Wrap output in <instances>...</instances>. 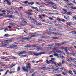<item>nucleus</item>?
Masks as SVG:
<instances>
[{"mask_svg": "<svg viewBox=\"0 0 76 76\" xmlns=\"http://www.w3.org/2000/svg\"><path fill=\"white\" fill-rule=\"evenodd\" d=\"M26 51H21L19 52L20 54H26Z\"/></svg>", "mask_w": 76, "mask_h": 76, "instance_id": "obj_5", "label": "nucleus"}, {"mask_svg": "<svg viewBox=\"0 0 76 76\" xmlns=\"http://www.w3.org/2000/svg\"><path fill=\"white\" fill-rule=\"evenodd\" d=\"M64 7L66 8H70V7L69 6H64Z\"/></svg>", "mask_w": 76, "mask_h": 76, "instance_id": "obj_42", "label": "nucleus"}, {"mask_svg": "<svg viewBox=\"0 0 76 76\" xmlns=\"http://www.w3.org/2000/svg\"><path fill=\"white\" fill-rule=\"evenodd\" d=\"M59 35H63V34L59 32Z\"/></svg>", "mask_w": 76, "mask_h": 76, "instance_id": "obj_51", "label": "nucleus"}, {"mask_svg": "<svg viewBox=\"0 0 76 76\" xmlns=\"http://www.w3.org/2000/svg\"><path fill=\"white\" fill-rule=\"evenodd\" d=\"M8 28L9 29H10V28H12V26H8Z\"/></svg>", "mask_w": 76, "mask_h": 76, "instance_id": "obj_57", "label": "nucleus"}, {"mask_svg": "<svg viewBox=\"0 0 76 76\" xmlns=\"http://www.w3.org/2000/svg\"><path fill=\"white\" fill-rule=\"evenodd\" d=\"M72 45H76V43L75 42H73L71 43Z\"/></svg>", "mask_w": 76, "mask_h": 76, "instance_id": "obj_35", "label": "nucleus"}, {"mask_svg": "<svg viewBox=\"0 0 76 76\" xmlns=\"http://www.w3.org/2000/svg\"><path fill=\"white\" fill-rule=\"evenodd\" d=\"M35 25H41V24L37 22H36Z\"/></svg>", "mask_w": 76, "mask_h": 76, "instance_id": "obj_31", "label": "nucleus"}, {"mask_svg": "<svg viewBox=\"0 0 76 76\" xmlns=\"http://www.w3.org/2000/svg\"><path fill=\"white\" fill-rule=\"evenodd\" d=\"M26 67H23L22 68L24 72H28V69H30L31 66V64L30 63H28L26 64Z\"/></svg>", "mask_w": 76, "mask_h": 76, "instance_id": "obj_1", "label": "nucleus"}, {"mask_svg": "<svg viewBox=\"0 0 76 76\" xmlns=\"http://www.w3.org/2000/svg\"><path fill=\"white\" fill-rule=\"evenodd\" d=\"M56 51L57 53H60L61 51L59 50H57Z\"/></svg>", "mask_w": 76, "mask_h": 76, "instance_id": "obj_30", "label": "nucleus"}, {"mask_svg": "<svg viewBox=\"0 0 76 76\" xmlns=\"http://www.w3.org/2000/svg\"><path fill=\"white\" fill-rule=\"evenodd\" d=\"M7 4L8 5H11V2L8 1V2H7Z\"/></svg>", "mask_w": 76, "mask_h": 76, "instance_id": "obj_36", "label": "nucleus"}, {"mask_svg": "<svg viewBox=\"0 0 76 76\" xmlns=\"http://www.w3.org/2000/svg\"><path fill=\"white\" fill-rule=\"evenodd\" d=\"M20 70V67H18L17 68V71H19V70Z\"/></svg>", "mask_w": 76, "mask_h": 76, "instance_id": "obj_33", "label": "nucleus"}, {"mask_svg": "<svg viewBox=\"0 0 76 76\" xmlns=\"http://www.w3.org/2000/svg\"><path fill=\"white\" fill-rule=\"evenodd\" d=\"M58 26L59 27H62L63 26H61V25L60 24H58Z\"/></svg>", "mask_w": 76, "mask_h": 76, "instance_id": "obj_48", "label": "nucleus"}, {"mask_svg": "<svg viewBox=\"0 0 76 76\" xmlns=\"http://www.w3.org/2000/svg\"><path fill=\"white\" fill-rule=\"evenodd\" d=\"M37 49H38L39 50H44V48H37Z\"/></svg>", "mask_w": 76, "mask_h": 76, "instance_id": "obj_23", "label": "nucleus"}, {"mask_svg": "<svg viewBox=\"0 0 76 76\" xmlns=\"http://www.w3.org/2000/svg\"><path fill=\"white\" fill-rule=\"evenodd\" d=\"M31 37H26L24 38H23L21 39H24V40H30Z\"/></svg>", "mask_w": 76, "mask_h": 76, "instance_id": "obj_6", "label": "nucleus"}, {"mask_svg": "<svg viewBox=\"0 0 76 76\" xmlns=\"http://www.w3.org/2000/svg\"><path fill=\"white\" fill-rule=\"evenodd\" d=\"M63 14H65V15H71L72 13L71 12H67L66 13H63Z\"/></svg>", "mask_w": 76, "mask_h": 76, "instance_id": "obj_10", "label": "nucleus"}, {"mask_svg": "<svg viewBox=\"0 0 76 76\" xmlns=\"http://www.w3.org/2000/svg\"><path fill=\"white\" fill-rule=\"evenodd\" d=\"M51 7H52V8H53V9H55V10H58V8L56 7L53 6H52Z\"/></svg>", "mask_w": 76, "mask_h": 76, "instance_id": "obj_13", "label": "nucleus"}, {"mask_svg": "<svg viewBox=\"0 0 76 76\" xmlns=\"http://www.w3.org/2000/svg\"><path fill=\"white\" fill-rule=\"evenodd\" d=\"M57 64L60 67H61L62 66V64H61V63L60 62L58 63H57Z\"/></svg>", "mask_w": 76, "mask_h": 76, "instance_id": "obj_14", "label": "nucleus"}, {"mask_svg": "<svg viewBox=\"0 0 76 76\" xmlns=\"http://www.w3.org/2000/svg\"><path fill=\"white\" fill-rule=\"evenodd\" d=\"M36 4H38V5H40V4H41L39 3L38 2H36Z\"/></svg>", "mask_w": 76, "mask_h": 76, "instance_id": "obj_59", "label": "nucleus"}, {"mask_svg": "<svg viewBox=\"0 0 76 76\" xmlns=\"http://www.w3.org/2000/svg\"><path fill=\"white\" fill-rule=\"evenodd\" d=\"M66 25H68L70 26V22H67L66 23Z\"/></svg>", "mask_w": 76, "mask_h": 76, "instance_id": "obj_53", "label": "nucleus"}, {"mask_svg": "<svg viewBox=\"0 0 76 76\" xmlns=\"http://www.w3.org/2000/svg\"><path fill=\"white\" fill-rule=\"evenodd\" d=\"M38 16L40 19H42V16L41 15H39Z\"/></svg>", "mask_w": 76, "mask_h": 76, "instance_id": "obj_37", "label": "nucleus"}, {"mask_svg": "<svg viewBox=\"0 0 76 76\" xmlns=\"http://www.w3.org/2000/svg\"><path fill=\"white\" fill-rule=\"evenodd\" d=\"M1 59H6V57H1Z\"/></svg>", "mask_w": 76, "mask_h": 76, "instance_id": "obj_28", "label": "nucleus"}, {"mask_svg": "<svg viewBox=\"0 0 76 76\" xmlns=\"http://www.w3.org/2000/svg\"><path fill=\"white\" fill-rule=\"evenodd\" d=\"M41 38H49V36L46 35L42 36V35H41Z\"/></svg>", "mask_w": 76, "mask_h": 76, "instance_id": "obj_7", "label": "nucleus"}, {"mask_svg": "<svg viewBox=\"0 0 76 76\" xmlns=\"http://www.w3.org/2000/svg\"><path fill=\"white\" fill-rule=\"evenodd\" d=\"M1 44H2V45H8V44H9L7 43V42H2L1 43Z\"/></svg>", "mask_w": 76, "mask_h": 76, "instance_id": "obj_8", "label": "nucleus"}, {"mask_svg": "<svg viewBox=\"0 0 76 76\" xmlns=\"http://www.w3.org/2000/svg\"><path fill=\"white\" fill-rule=\"evenodd\" d=\"M15 66V64H12V66L11 67V68H12V67H14Z\"/></svg>", "mask_w": 76, "mask_h": 76, "instance_id": "obj_47", "label": "nucleus"}, {"mask_svg": "<svg viewBox=\"0 0 76 76\" xmlns=\"http://www.w3.org/2000/svg\"><path fill=\"white\" fill-rule=\"evenodd\" d=\"M11 48H16V47H17V46L16 45H13L12 46H11Z\"/></svg>", "mask_w": 76, "mask_h": 76, "instance_id": "obj_16", "label": "nucleus"}, {"mask_svg": "<svg viewBox=\"0 0 76 76\" xmlns=\"http://www.w3.org/2000/svg\"><path fill=\"white\" fill-rule=\"evenodd\" d=\"M23 3L24 4H29V2H28V1H25L23 2Z\"/></svg>", "mask_w": 76, "mask_h": 76, "instance_id": "obj_17", "label": "nucleus"}, {"mask_svg": "<svg viewBox=\"0 0 76 76\" xmlns=\"http://www.w3.org/2000/svg\"><path fill=\"white\" fill-rule=\"evenodd\" d=\"M9 72V70H7L6 71V72H5V75H7V72Z\"/></svg>", "mask_w": 76, "mask_h": 76, "instance_id": "obj_60", "label": "nucleus"}, {"mask_svg": "<svg viewBox=\"0 0 76 76\" xmlns=\"http://www.w3.org/2000/svg\"><path fill=\"white\" fill-rule=\"evenodd\" d=\"M4 63L0 62V64L1 65V66H5V64Z\"/></svg>", "mask_w": 76, "mask_h": 76, "instance_id": "obj_11", "label": "nucleus"}, {"mask_svg": "<svg viewBox=\"0 0 76 76\" xmlns=\"http://www.w3.org/2000/svg\"><path fill=\"white\" fill-rule=\"evenodd\" d=\"M62 73L63 74V75H66V73H64L63 72H62Z\"/></svg>", "mask_w": 76, "mask_h": 76, "instance_id": "obj_62", "label": "nucleus"}, {"mask_svg": "<svg viewBox=\"0 0 76 76\" xmlns=\"http://www.w3.org/2000/svg\"><path fill=\"white\" fill-rule=\"evenodd\" d=\"M68 4L69 6H70V5H71L72 6H74V4H73V3Z\"/></svg>", "mask_w": 76, "mask_h": 76, "instance_id": "obj_27", "label": "nucleus"}, {"mask_svg": "<svg viewBox=\"0 0 76 76\" xmlns=\"http://www.w3.org/2000/svg\"><path fill=\"white\" fill-rule=\"evenodd\" d=\"M40 35H41L40 34H37L35 35V36H36V37H38V36H39Z\"/></svg>", "mask_w": 76, "mask_h": 76, "instance_id": "obj_52", "label": "nucleus"}, {"mask_svg": "<svg viewBox=\"0 0 76 76\" xmlns=\"http://www.w3.org/2000/svg\"><path fill=\"white\" fill-rule=\"evenodd\" d=\"M66 42H62L61 44H66Z\"/></svg>", "mask_w": 76, "mask_h": 76, "instance_id": "obj_58", "label": "nucleus"}, {"mask_svg": "<svg viewBox=\"0 0 76 76\" xmlns=\"http://www.w3.org/2000/svg\"><path fill=\"white\" fill-rule=\"evenodd\" d=\"M53 28L50 27L49 28V29L50 31H53Z\"/></svg>", "mask_w": 76, "mask_h": 76, "instance_id": "obj_45", "label": "nucleus"}, {"mask_svg": "<svg viewBox=\"0 0 76 76\" xmlns=\"http://www.w3.org/2000/svg\"><path fill=\"white\" fill-rule=\"evenodd\" d=\"M76 53H71V54H72V55H74V56H75Z\"/></svg>", "mask_w": 76, "mask_h": 76, "instance_id": "obj_43", "label": "nucleus"}, {"mask_svg": "<svg viewBox=\"0 0 76 76\" xmlns=\"http://www.w3.org/2000/svg\"><path fill=\"white\" fill-rule=\"evenodd\" d=\"M55 44L56 46H61V45H62L60 43H55Z\"/></svg>", "mask_w": 76, "mask_h": 76, "instance_id": "obj_9", "label": "nucleus"}, {"mask_svg": "<svg viewBox=\"0 0 76 76\" xmlns=\"http://www.w3.org/2000/svg\"><path fill=\"white\" fill-rule=\"evenodd\" d=\"M49 19H50V20H53L54 19L53 18L51 17H49L48 18Z\"/></svg>", "mask_w": 76, "mask_h": 76, "instance_id": "obj_49", "label": "nucleus"}, {"mask_svg": "<svg viewBox=\"0 0 76 76\" xmlns=\"http://www.w3.org/2000/svg\"><path fill=\"white\" fill-rule=\"evenodd\" d=\"M73 72L74 75H76V71L73 70Z\"/></svg>", "mask_w": 76, "mask_h": 76, "instance_id": "obj_40", "label": "nucleus"}, {"mask_svg": "<svg viewBox=\"0 0 76 76\" xmlns=\"http://www.w3.org/2000/svg\"><path fill=\"white\" fill-rule=\"evenodd\" d=\"M47 69V68H46L45 67H42V70H46Z\"/></svg>", "mask_w": 76, "mask_h": 76, "instance_id": "obj_41", "label": "nucleus"}, {"mask_svg": "<svg viewBox=\"0 0 76 76\" xmlns=\"http://www.w3.org/2000/svg\"><path fill=\"white\" fill-rule=\"evenodd\" d=\"M8 16H9V17H10V18H14V17L13 15H9Z\"/></svg>", "mask_w": 76, "mask_h": 76, "instance_id": "obj_38", "label": "nucleus"}, {"mask_svg": "<svg viewBox=\"0 0 76 76\" xmlns=\"http://www.w3.org/2000/svg\"><path fill=\"white\" fill-rule=\"evenodd\" d=\"M52 5H54L55 6H56V7H57V4H55L53 3V4H52Z\"/></svg>", "mask_w": 76, "mask_h": 76, "instance_id": "obj_55", "label": "nucleus"}, {"mask_svg": "<svg viewBox=\"0 0 76 76\" xmlns=\"http://www.w3.org/2000/svg\"><path fill=\"white\" fill-rule=\"evenodd\" d=\"M10 35L8 34H6L4 35L5 37H9Z\"/></svg>", "mask_w": 76, "mask_h": 76, "instance_id": "obj_29", "label": "nucleus"}, {"mask_svg": "<svg viewBox=\"0 0 76 76\" xmlns=\"http://www.w3.org/2000/svg\"><path fill=\"white\" fill-rule=\"evenodd\" d=\"M35 34V33H31L29 34V35H31L30 37H35V35H34Z\"/></svg>", "mask_w": 76, "mask_h": 76, "instance_id": "obj_3", "label": "nucleus"}, {"mask_svg": "<svg viewBox=\"0 0 76 76\" xmlns=\"http://www.w3.org/2000/svg\"><path fill=\"white\" fill-rule=\"evenodd\" d=\"M24 32L25 33H26V34H27V32H28V31L26 30H24Z\"/></svg>", "mask_w": 76, "mask_h": 76, "instance_id": "obj_39", "label": "nucleus"}, {"mask_svg": "<svg viewBox=\"0 0 76 76\" xmlns=\"http://www.w3.org/2000/svg\"><path fill=\"white\" fill-rule=\"evenodd\" d=\"M6 11H7V12L9 13H10L11 14H13V12H12L9 10H7Z\"/></svg>", "mask_w": 76, "mask_h": 76, "instance_id": "obj_12", "label": "nucleus"}, {"mask_svg": "<svg viewBox=\"0 0 76 76\" xmlns=\"http://www.w3.org/2000/svg\"><path fill=\"white\" fill-rule=\"evenodd\" d=\"M57 20L58 21H59L60 22V21H61V20L60 19V18H58L57 19Z\"/></svg>", "mask_w": 76, "mask_h": 76, "instance_id": "obj_44", "label": "nucleus"}, {"mask_svg": "<svg viewBox=\"0 0 76 76\" xmlns=\"http://www.w3.org/2000/svg\"><path fill=\"white\" fill-rule=\"evenodd\" d=\"M61 57H62V58H65V57H64V56H63V55H61Z\"/></svg>", "mask_w": 76, "mask_h": 76, "instance_id": "obj_50", "label": "nucleus"}, {"mask_svg": "<svg viewBox=\"0 0 76 76\" xmlns=\"http://www.w3.org/2000/svg\"><path fill=\"white\" fill-rule=\"evenodd\" d=\"M34 3V2H31V3L29 2L28 4H31V5H33Z\"/></svg>", "mask_w": 76, "mask_h": 76, "instance_id": "obj_22", "label": "nucleus"}, {"mask_svg": "<svg viewBox=\"0 0 76 76\" xmlns=\"http://www.w3.org/2000/svg\"><path fill=\"white\" fill-rule=\"evenodd\" d=\"M48 13V14H51V15H58V13H57L56 14H54V13Z\"/></svg>", "mask_w": 76, "mask_h": 76, "instance_id": "obj_34", "label": "nucleus"}, {"mask_svg": "<svg viewBox=\"0 0 76 76\" xmlns=\"http://www.w3.org/2000/svg\"><path fill=\"white\" fill-rule=\"evenodd\" d=\"M74 19H76V16H75L73 17V20H74Z\"/></svg>", "mask_w": 76, "mask_h": 76, "instance_id": "obj_63", "label": "nucleus"}, {"mask_svg": "<svg viewBox=\"0 0 76 76\" xmlns=\"http://www.w3.org/2000/svg\"><path fill=\"white\" fill-rule=\"evenodd\" d=\"M10 25H12V26H15V23H10Z\"/></svg>", "mask_w": 76, "mask_h": 76, "instance_id": "obj_19", "label": "nucleus"}, {"mask_svg": "<svg viewBox=\"0 0 76 76\" xmlns=\"http://www.w3.org/2000/svg\"><path fill=\"white\" fill-rule=\"evenodd\" d=\"M54 35H59V32L55 33Z\"/></svg>", "mask_w": 76, "mask_h": 76, "instance_id": "obj_32", "label": "nucleus"}, {"mask_svg": "<svg viewBox=\"0 0 76 76\" xmlns=\"http://www.w3.org/2000/svg\"><path fill=\"white\" fill-rule=\"evenodd\" d=\"M53 45H54V44L53 43L50 44V45L49 46H53Z\"/></svg>", "mask_w": 76, "mask_h": 76, "instance_id": "obj_54", "label": "nucleus"}, {"mask_svg": "<svg viewBox=\"0 0 76 76\" xmlns=\"http://www.w3.org/2000/svg\"><path fill=\"white\" fill-rule=\"evenodd\" d=\"M46 53L45 52H41L40 53H38L37 54H34V56H39L41 54H45Z\"/></svg>", "mask_w": 76, "mask_h": 76, "instance_id": "obj_2", "label": "nucleus"}, {"mask_svg": "<svg viewBox=\"0 0 76 76\" xmlns=\"http://www.w3.org/2000/svg\"><path fill=\"white\" fill-rule=\"evenodd\" d=\"M14 41V40H6L5 41H6V42H11L12 41Z\"/></svg>", "mask_w": 76, "mask_h": 76, "instance_id": "obj_20", "label": "nucleus"}, {"mask_svg": "<svg viewBox=\"0 0 76 76\" xmlns=\"http://www.w3.org/2000/svg\"><path fill=\"white\" fill-rule=\"evenodd\" d=\"M66 60L67 61H68L71 62V61H70L69 59H67Z\"/></svg>", "mask_w": 76, "mask_h": 76, "instance_id": "obj_61", "label": "nucleus"}, {"mask_svg": "<svg viewBox=\"0 0 76 76\" xmlns=\"http://www.w3.org/2000/svg\"><path fill=\"white\" fill-rule=\"evenodd\" d=\"M12 58H13V59H16V57H14V56H12Z\"/></svg>", "mask_w": 76, "mask_h": 76, "instance_id": "obj_64", "label": "nucleus"}, {"mask_svg": "<svg viewBox=\"0 0 76 76\" xmlns=\"http://www.w3.org/2000/svg\"><path fill=\"white\" fill-rule=\"evenodd\" d=\"M69 73L71 74L72 75H73V72H72V71H69Z\"/></svg>", "mask_w": 76, "mask_h": 76, "instance_id": "obj_26", "label": "nucleus"}, {"mask_svg": "<svg viewBox=\"0 0 76 76\" xmlns=\"http://www.w3.org/2000/svg\"><path fill=\"white\" fill-rule=\"evenodd\" d=\"M64 63H65V61H64L62 60V64H64Z\"/></svg>", "mask_w": 76, "mask_h": 76, "instance_id": "obj_56", "label": "nucleus"}, {"mask_svg": "<svg viewBox=\"0 0 76 76\" xmlns=\"http://www.w3.org/2000/svg\"><path fill=\"white\" fill-rule=\"evenodd\" d=\"M47 3L48 4H54V3L51 2V1L48 0L47 1Z\"/></svg>", "mask_w": 76, "mask_h": 76, "instance_id": "obj_4", "label": "nucleus"}, {"mask_svg": "<svg viewBox=\"0 0 76 76\" xmlns=\"http://www.w3.org/2000/svg\"><path fill=\"white\" fill-rule=\"evenodd\" d=\"M70 8L71 9H74V10L76 9V7H71Z\"/></svg>", "mask_w": 76, "mask_h": 76, "instance_id": "obj_18", "label": "nucleus"}, {"mask_svg": "<svg viewBox=\"0 0 76 76\" xmlns=\"http://www.w3.org/2000/svg\"><path fill=\"white\" fill-rule=\"evenodd\" d=\"M54 56H56L58 58H59V56H58V55L57 54V53L56 54H53Z\"/></svg>", "mask_w": 76, "mask_h": 76, "instance_id": "obj_15", "label": "nucleus"}, {"mask_svg": "<svg viewBox=\"0 0 76 76\" xmlns=\"http://www.w3.org/2000/svg\"><path fill=\"white\" fill-rule=\"evenodd\" d=\"M31 47V45H27L25 46V47H26V48L28 47L30 48Z\"/></svg>", "mask_w": 76, "mask_h": 76, "instance_id": "obj_21", "label": "nucleus"}, {"mask_svg": "<svg viewBox=\"0 0 76 76\" xmlns=\"http://www.w3.org/2000/svg\"><path fill=\"white\" fill-rule=\"evenodd\" d=\"M5 61H9L10 60H9V58H7V59H5Z\"/></svg>", "mask_w": 76, "mask_h": 76, "instance_id": "obj_25", "label": "nucleus"}, {"mask_svg": "<svg viewBox=\"0 0 76 76\" xmlns=\"http://www.w3.org/2000/svg\"><path fill=\"white\" fill-rule=\"evenodd\" d=\"M7 30H9V29L8 28H5V29L4 30V32H6V31H7Z\"/></svg>", "mask_w": 76, "mask_h": 76, "instance_id": "obj_46", "label": "nucleus"}, {"mask_svg": "<svg viewBox=\"0 0 76 76\" xmlns=\"http://www.w3.org/2000/svg\"><path fill=\"white\" fill-rule=\"evenodd\" d=\"M46 62V63L47 64H49V61L48 60H46L45 61Z\"/></svg>", "mask_w": 76, "mask_h": 76, "instance_id": "obj_24", "label": "nucleus"}]
</instances>
